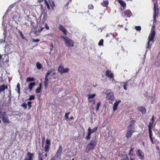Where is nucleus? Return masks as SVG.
I'll use <instances>...</instances> for the list:
<instances>
[{
  "label": "nucleus",
  "mask_w": 160,
  "mask_h": 160,
  "mask_svg": "<svg viewBox=\"0 0 160 160\" xmlns=\"http://www.w3.org/2000/svg\"><path fill=\"white\" fill-rule=\"evenodd\" d=\"M97 143V139L95 137L91 140L90 143L87 146L85 150V152L88 153L91 150H93L96 148Z\"/></svg>",
  "instance_id": "1"
},
{
  "label": "nucleus",
  "mask_w": 160,
  "mask_h": 160,
  "mask_svg": "<svg viewBox=\"0 0 160 160\" xmlns=\"http://www.w3.org/2000/svg\"><path fill=\"white\" fill-rule=\"evenodd\" d=\"M30 23H31V27L32 31L35 35L38 36L44 29V28L42 27H40L39 25L35 26L33 24V23L32 22V21H31Z\"/></svg>",
  "instance_id": "2"
},
{
  "label": "nucleus",
  "mask_w": 160,
  "mask_h": 160,
  "mask_svg": "<svg viewBox=\"0 0 160 160\" xmlns=\"http://www.w3.org/2000/svg\"><path fill=\"white\" fill-rule=\"evenodd\" d=\"M66 45L69 48H72L74 46L73 41L70 38L67 37L63 36L62 37Z\"/></svg>",
  "instance_id": "3"
},
{
  "label": "nucleus",
  "mask_w": 160,
  "mask_h": 160,
  "mask_svg": "<svg viewBox=\"0 0 160 160\" xmlns=\"http://www.w3.org/2000/svg\"><path fill=\"white\" fill-rule=\"evenodd\" d=\"M62 147L61 145H59L55 155L51 158V160H57L58 159H60L62 154Z\"/></svg>",
  "instance_id": "4"
},
{
  "label": "nucleus",
  "mask_w": 160,
  "mask_h": 160,
  "mask_svg": "<svg viewBox=\"0 0 160 160\" xmlns=\"http://www.w3.org/2000/svg\"><path fill=\"white\" fill-rule=\"evenodd\" d=\"M13 45L12 43L8 44L7 43L5 45V51L8 54L10 53L14 50L13 48Z\"/></svg>",
  "instance_id": "5"
},
{
  "label": "nucleus",
  "mask_w": 160,
  "mask_h": 160,
  "mask_svg": "<svg viewBox=\"0 0 160 160\" xmlns=\"http://www.w3.org/2000/svg\"><path fill=\"white\" fill-rule=\"evenodd\" d=\"M158 9V6L157 3H155L154 6V13H153V19L154 20H156L157 18L158 17V14L159 13Z\"/></svg>",
  "instance_id": "6"
},
{
  "label": "nucleus",
  "mask_w": 160,
  "mask_h": 160,
  "mask_svg": "<svg viewBox=\"0 0 160 160\" xmlns=\"http://www.w3.org/2000/svg\"><path fill=\"white\" fill-rule=\"evenodd\" d=\"M155 32L154 30H153L152 31V33L149 35L148 38V46L147 47V48H149L150 47V42L152 41L153 42V40L155 37Z\"/></svg>",
  "instance_id": "7"
},
{
  "label": "nucleus",
  "mask_w": 160,
  "mask_h": 160,
  "mask_svg": "<svg viewBox=\"0 0 160 160\" xmlns=\"http://www.w3.org/2000/svg\"><path fill=\"white\" fill-rule=\"evenodd\" d=\"M58 71L61 74L63 73L68 72H69V69L68 68H64L62 65H60L58 68Z\"/></svg>",
  "instance_id": "8"
},
{
  "label": "nucleus",
  "mask_w": 160,
  "mask_h": 160,
  "mask_svg": "<svg viewBox=\"0 0 160 160\" xmlns=\"http://www.w3.org/2000/svg\"><path fill=\"white\" fill-rule=\"evenodd\" d=\"M1 118L4 124H8L10 122L8 118L5 114H2Z\"/></svg>",
  "instance_id": "9"
},
{
  "label": "nucleus",
  "mask_w": 160,
  "mask_h": 160,
  "mask_svg": "<svg viewBox=\"0 0 160 160\" xmlns=\"http://www.w3.org/2000/svg\"><path fill=\"white\" fill-rule=\"evenodd\" d=\"M106 98L107 99L111 100H113L114 99V96L113 92H110L106 94Z\"/></svg>",
  "instance_id": "10"
},
{
  "label": "nucleus",
  "mask_w": 160,
  "mask_h": 160,
  "mask_svg": "<svg viewBox=\"0 0 160 160\" xmlns=\"http://www.w3.org/2000/svg\"><path fill=\"white\" fill-rule=\"evenodd\" d=\"M27 155L28 157H26L24 159V160H33V158L34 156L33 153L28 152Z\"/></svg>",
  "instance_id": "11"
},
{
  "label": "nucleus",
  "mask_w": 160,
  "mask_h": 160,
  "mask_svg": "<svg viewBox=\"0 0 160 160\" xmlns=\"http://www.w3.org/2000/svg\"><path fill=\"white\" fill-rule=\"evenodd\" d=\"M106 75L110 78H112L114 77V74L111 72V71L109 69H108L106 71Z\"/></svg>",
  "instance_id": "12"
},
{
  "label": "nucleus",
  "mask_w": 160,
  "mask_h": 160,
  "mask_svg": "<svg viewBox=\"0 0 160 160\" xmlns=\"http://www.w3.org/2000/svg\"><path fill=\"white\" fill-rule=\"evenodd\" d=\"M13 6H12V5H10L9 7L8 10H7L5 14L4 15V16L3 17V20H5L6 19V17L8 16V13L10 12H11V10L13 8Z\"/></svg>",
  "instance_id": "13"
},
{
  "label": "nucleus",
  "mask_w": 160,
  "mask_h": 160,
  "mask_svg": "<svg viewBox=\"0 0 160 160\" xmlns=\"http://www.w3.org/2000/svg\"><path fill=\"white\" fill-rule=\"evenodd\" d=\"M12 15H13L12 19L13 20L18 19L20 16L19 13L14 12L12 13Z\"/></svg>",
  "instance_id": "14"
},
{
  "label": "nucleus",
  "mask_w": 160,
  "mask_h": 160,
  "mask_svg": "<svg viewBox=\"0 0 160 160\" xmlns=\"http://www.w3.org/2000/svg\"><path fill=\"white\" fill-rule=\"evenodd\" d=\"M135 121L132 120L131 121V133L133 132L135 130L134 122Z\"/></svg>",
  "instance_id": "15"
},
{
  "label": "nucleus",
  "mask_w": 160,
  "mask_h": 160,
  "mask_svg": "<svg viewBox=\"0 0 160 160\" xmlns=\"http://www.w3.org/2000/svg\"><path fill=\"white\" fill-rule=\"evenodd\" d=\"M59 30L61 31L65 35H67V31L65 29V28L63 27L62 25L60 24L58 27Z\"/></svg>",
  "instance_id": "16"
},
{
  "label": "nucleus",
  "mask_w": 160,
  "mask_h": 160,
  "mask_svg": "<svg viewBox=\"0 0 160 160\" xmlns=\"http://www.w3.org/2000/svg\"><path fill=\"white\" fill-rule=\"evenodd\" d=\"M138 154L139 157L141 159L144 158V155L143 152L141 150H139L138 151Z\"/></svg>",
  "instance_id": "17"
},
{
  "label": "nucleus",
  "mask_w": 160,
  "mask_h": 160,
  "mask_svg": "<svg viewBox=\"0 0 160 160\" xmlns=\"http://www.w3.org/2000/svg\"><path fill=\"white\" fill-rule=\"evenodd\" d=\"M98 127H95L94 128L92 129H91V128L90 127H89L88 131H89L90 133L91 134L92 133H93L96 132L98 129Z\"/></svg>",
  "instance_id": "18"
},
{
  "label": "nucleus",
  "mask_w": 160,
  "mask_h": 160,
  "mask_svg": "<svg viewBox=\"0 0 160 160\" xmlns=\"http://www.w3.org/2000/svg\"><path fill=\"white\" fill-rule=\"evenodd\" d=\"M96 95L95 94H89L88 95V101L89 102H91V100H90V99L93 98Z\"/></svg>",
  "instance_id": "19"
},
{
  "label": "nucleus",
  "mask_w": 160,
  "mask_h": 160,
  "mask_svg": "<svg viewBox=\"0 0 160 160\" xmlns=\"http://www.w3.org/2000/svg\"><path fill=\"white\" fill-rule=\"evenodd\" d=\"M51 74L50 71H48V72L46 73V74L45 76V81L44 82H45L46 83H47V82L48 83V76Z\"/></svg>",
  "instance_id": "20"
},
{
  "label": "nucleus",
  "mask_w": 160,
  "mask_h": 160,
  "mask_svg": "<svg viewBox=\"0 0 160 160\" xmlns=\"http://www.w3.org/2000/svg\"><path fill=\"white\" fill-rule=\"evenodd\" d=\"M108 0H103V2L101 3L102 6L107 7L108 4Z\"/></svg>",
  "instance_id": "21"
},
{
  "label": "nucleus",
  "mask_w": 160,
  "mask_h": 160,
  "mask_svg": "<svg viewBox=\"0 0 160 160\" xmlns=\"http://www.w3.org/2000/svg\"><path fill=\"white\" fill-rule=\"evenodd\" d=\"M36 85L35 82H31L28 85V88L29 89V92L31 91L33 87Z\"/></svg>",
  "instance_id": "22"
},
{
  "label": "nucleus",
  "mask_w": 160,
  "mask_h": 160,
  "mask_svg": "<svg viewBox=\"0 0 160 160\" xmlns=\"http://www.w3.org/2000/svg\"><path fill=\"white\" fill-rule=\"evenodd\" d=\"M41 86V83H40L39 84V87H38L36 89L35 92L36 93H38L41 92L42 88Z\"/></svg>",
  "instance_id": "23"
},
{
  "label": "nucleus",
  "mask_w": 160,
  "mask_h": 160,
  "mask_svg": "<svg viewBox=\"0 0 160 160\" xmlns=\"http://www.w3.org/2000/svg\"><path fill=\"white\" fill-rule=\"evenodd\" d=\"M118 2L120 4V5L123 7L124 8L125 7H126V4L124 1L121 0H118Z\"/></svg>",
  "instance_id": "24"
},
{
  "label": "nucleus",
  "mask_w": 160,
  "mask_h": 160,
  "mask_svg": "<svg viewBox=\"0 0 160 160\" xmlns=\"http://www.w3.org/2000/svg\"><path fill=\"white\" fill-rule=\"evenodd\" d=\"M124 16L126 17H130V11L128 10L125 12Z\"/></svg>",
  "instance_id": "25"
},
{
  "label": "nucleus",
  "mask_w": 160,
  "mask_h": 160,
  "mask_svg": "<svg viewBox=\"0 0 160 160\" xmlns=\"http://www.w3.org/2000/svg\"><path fill=\"white\" fill-rule=\"evenodd\" d=\"M36 65L37 68L39 69H40L42 68V65L38 62L36 63Z\"/></svg>",
  "instance_id": "26"
},
{
  "label": "nucleus",
  "mask_w": 160,
  "mask_h": 160,
  "mask_svg": "<svg viewBox=\"0 0 160 160\" xmlns=\"http://www.w3.org/2000/svg\"><path fill=\"white\" fill-rule=\"evenodd\" d=\"M139 111L142 112V113L145 114L146 112V109L144 107H141L139 108Z\"/></svg>",
  "instance_id": "27"
},
{
  "label": "nucleus",
  "mask_w": 160,
  "mask_h": 160,
  "mask_svg": "<svg viewBox=\"0 0 160 160\" xmlns=\"http://www.w3.org/2000/svg\"><path fill=\"white\" fill-rule=\"evenodd\" d=\"M34 79L33 78L31 77H28L26 80V82H32L34 81Z\"/></svg>",
  "instance_id": "28"
},
{
  "label": "nucleus",
  "mask_w": 160,
  "mask_h": 160,
  "mask_svg": "<svg viewBox=\"0 0 160 160\" xmlns=\"http://www.w3.org/2000/svg\"><path fill=\"white\" fill-rule=\"evenodd\" d=\"M17 91L16 89V90L17 91V92L19 94H20V86L19 83H18L17 84Z\"/></svg>",
  "instance_id": "29"
},
{
  "label": "nucleus",
  "mask_w": 160,
  "mask_h": 160,
  "mask_svg": "<svg viewBox=\"0 0 160 160\" xmlns=\"http://www.w3.org/2000/svg\"><path fill=\"white\" fill-rule=\"evenodd\" d=\"M50 146L48 145H45V147L44 151L46 152H48L49 151Z\"/></svg>",
  "instance_id": "30"
},
{
  "label": "nucleus",
  "mask_w": 160,
  "mask_h": 160,
  "mask_svg": "<svg viewBox=\"0 0 160 160\" xmlns=\"http://www.w3.org/2000/svg\"><path fill=\"white\" fill-rule=\"evenodd\" d=\"M153 121H150V122L149 123L148 125L149 129L151 130L152 128L153 127Z\"/></svg>",
  "instance_id": "31"
},
{
  "label": "nucleus",
  "mask_w": 160,
  "mask_h": 160,
  "mask_svg": "<svg viewBox=\"0 0 160 160\" xmlns=\"http://www.w3.org/2000/svg\"><path fill=\"white\" fill-rule=\"evenodd\" d=\"M91 133L89 131H88V134L85 137V138L87 140H90L91 138Z\"/></svg>",
  "instance_id": "32"
},
{
  "label": "nucleus",
  "mask_w": 160,
  "mask_h": 160,
  "mask_svg": "<svg viewBox=\"0 0 160 160\" xmlns=\"http://www.w3.org/2000/svg\"><path fill=\"white\" fill-rule=\"evenodd\" d=\"M122 83L124 84L123 88L124 89L127 90V87L128 86V83L127 82H123Z\"/></svg>",
  "instance_id": "33"
},
{
  "label": "nucleus",
  "mask_w": 160,
  "mask_h": 160,
  "mask_svg": "<svg viewBox=\"0 0 160 160\" xmlns=\"http://www.w3.org/2000/svg\"><path fill=\"white\" fill-rule=\"evenodd\" d=\"M118 106V105L117 103H114L113 106V110L115 111L117 109V107Z\"/></svg>",
  "instance_id": "34"
},
{
  "label": "nucleus",
  "mask_w": 160,
  "mask_h": 160,
  "mask_svg": "<svg viewBox=\"0 0 160 160\" xmlns=\"http://www.w3.org/2000/svg\"><path fill=\"white\" fill-rule=\"evenodd\" d=\"M18 32L19 33L20 36L23 39H25V37H24L23 35L22 32L21 31H20V30H19Z\"/></svg>",
  "instance_id": "35"
},
{
  "label": "nucleus",
  "mask_w": 160,
  "mask_h": 160,
  "mask_svg": "<svg viewBox=\"0 0 160 160\" xmlns=\"http://www.w3.org/2000/svg\"><path fill=\"white\" fill-rule=\"evenodd\" d=\"M28 105V109L29 110L32 107L31 104L32 102L31 101H28L27 102Z\"/></svg>",
  "instance_id": "36"
},
{
  "label": "nucleus",
  "mask_w": 160,
  "mask_h": 160,
  "mask_svg": "<svg viewBox=\"0 0 160 160\" xmlns=\"http://www.w3.org/2000/svg\"><path fill=\"white\" fill-rule=\"evenodd\" d=\"M101 104V102L100 101H99L97 104V106H96V110L98 111L100 107V105Z\"/></svg>",
  "instance_id": "37"
},
{
  "label": "nucleus",
  "mask_w": 160,
  "mask_h": 160,
  "mask_svg": "<svg viewBox=\"0 0 160 160\" xmlns=\"http://www.w3.org/2000/svg\"><path fill=\"white\" fill-rule=\"evenodd\" d=\"M104 40L103 39H101L99 42L98 45L99 46H102L103 45Z\"/></svg>",
  "instance_id": "38"
},
{
  "label": "nucleus",
  "mask_w": 160,
  "mask_h": 160,
  "mask_svg": "<svg viewBox=\"0 0 160 160\" xmlns=\"http://www.w3.org/2000/svg\"><path fill=\"white\" fill-rule=\"evenodd\" d=\"M35 99V97L33 95H30L29 96V98L28 99L29 100H34Z\"/></svg>",
  "instance_id": "39"
},
{
  "label": "nucleus",
  "mask_w": 160,
  "mask_h": 160,
  "mask_svg": "<svg viewBox=\"0 0 160 160\" xmlns=\"http://www.w3.org/2000/svg\"><path fill=\"white\" fill-rule=\"evenodd\" d=\"M126 137L128 138L130 137V130H128L126 133Z\"/></svg>",
  "instance_id": "40"
},
{
  "label": "nucleus",
  "mask_w": 160,
  "mask_h": 160,
  "mask_svg": "<svg viewBox=\"0 0 160 160\" xmlns=\"http://www.w3.org/2000/svg\"><path fill=\"white\" fill-rule=\"evenodd\" d=\"M2 91H3L4 92V85H2L0 86V93Z\"/></svg>",
  "instance_id": "41"
},
{
  "label": "nucleus",
  "mask_w": 160,
  "mask_h": 160,
  "mask_svg": "<svg viewBox=\"0 0 160 160\" xmlns=\"http://www.w3.org/2000/svg\"><path fill=\"white\" fill-rule=\"evenodd\" d=\"M88 8L89 9H93L94 6L92 4H89L88 6Z\"/></svg>",
  "instance_id": "42"
},
{
  "label": "nucleus",
  "mask_w": 160,
  "mask_h": 160,
  "mask_svg": "<svg viewBox=\"0 0 160 160\" xmlns=\"http://www.w3.org/2000/svg\"><path fill=\"white\" fill-rule=\"evenodd\" d=\"M49 3H51V2L52 3H51V5L52 7V8L53 9V7L55 6V4L54 3V2L52 1V0H50V1H49Z\"/></svg>",
  "instance_id": "43"
},
{
  "label": "nucleus",
  "mask_w": 160,
  "mask_h": 160,
  "mask_svg": "<svg viewBox=\"0 0 160 160\" xmlns=\"http://www.w3.org/2000/svg\"><path fill=\"white\" fill-rule=\"evenodd\" d=\"M50 141L48 139H47L46 141V145L50 146Z\"/></svg>",
  "instance_id": "44"
},
{
  "label": "nucleus",
  "mask_w": 160,
  "mask_h": 160,
  "mask_svg": "<svg viewBox=\"0 0 160 160\" xmlns=\"http://www.w3.org/2000/svg\"><path fill=\"white\" fill-rule=\"evenodd\" d=\"M38 158L39 160H43V155H42L41 153H39Z\"/></svg>",
  "instance_id": "45"
},
{
  "label": "nucleus",
  "mask_w": 160,
  "mask_h": 160,
  "mask_svg": "<svg viewBox=\"0 0 160 160\" xmlns=\"http://www.w3.org/2000/svg\"><path fill=\"white\" fill-rule=\"evenodd\" d=\"M49 46L50 47V52H51L52 51L53 48V43H51L50 44Z\"/></svg>",
  "instance_id": "46"
},
{
  "label": "nucleus",
  "mask_w": 160,
  "mask_h": 160,
  "mask_svg": "<svg viewBox=\"0 0 160 160\" xmlns=\"http://www.w3.org/2000/svg\"><path fill=\"white\" fill-rule=\"evenodd\" d=\"M21 106L24 108V109H26L27 108V104L25 102L23 103L22 105Z\"/></svg>",
  "instance_id": "47"
},
{
  "label": "nucleus",
  "mask_w": 160,
  "mask_h": 160,
  "mask_svg": "<svg viewBox=\"0 0 160 160\" xmlns=\"http://www.w3.org/2000/svg\"><path fill=\"white\" fill-rule=\"evenodd\" d=\"M44 0L45 3V4H46V5L47 6L48 9L49 10H50V7L49 4L48 3V2H47V0Z\"/></svg>",
  "instance_id": "48"
},
{
  "label": "nucleus",
  "mask_w": 160,
  "mask_h": 160,
  "mask_svg": "<svg viewBox=\"0 0 160 160\" xmlns=\"http://www.w3.org/2000/svg\"><path fill=\"white\" fill-rule=\"evenodd\" d=\"M32 41L33 42H38L40 41V40L38 39H32Z\"/></svg>",
  "instance_id": "49"
},
{
  "label": "nucleus",
  "mask_w": 160,
  "mask_h": 160,
  "mask_svg": "<svg viewBox=\"0 0 160 160\" xmlns=\"http://www.w3.org/2000/svg\"><path fill=\"white\" fill-rule=\"evenodd\" d=\"M135 28L136 30L138 31H139L141 30V27L140 26H136Z\"/></svg>",
  "instance_id": "50"
},
{
  "label": "nucleus",
  "mask_w": 160,
  "mask_h": 160,
  "mask_svg": "<svg viewBox=\"0 0 160 160\" xmlns=\"http://www.w3.org/2000/svg\"><path fill=\"white\" fill-rule=\"evenodd\" d=\"M4 32L3 33V34L4 35V38L6 39L7 34V31L6 30H4Z\"/></svg>",
  "instance_id": "51"
},
{
  "label": "nucleus",
  "mask_w": 160,
  "mask_h": 160,
  "mask_svg": "<svg viewBox=\"0 0 160 160\" xmlns=\"http://www.w3.org/2000/svg\"><path fill=\"white\" fill-rule=\"evenodd\" d=\"M70 112H68L67 113H66L65 114V117L67 118V119H69L68 118V115L70 114Z\"/></svg>",
  "instance_id": "52"
},
{
  "label": "nucleus",
  "mask_w": 160,
  "mask_h": 160,
  "mask_svg": "<svg viewBox=\"0 0 160 160\" xmlns=\"http://www.w3.org/2000/svg\"><path fill=\"white\" fill-rule=\"evenodd\" d=\"M6 39L4 38L3 39H0V43H4L5 42Z\"/></svg>",
  "instance_id": "53"
},
{
  "label": "nucleus",
  "mask_w": 160,
  "mask_h": 160,
  "mask_svg": "<svg viewBox=\"0 0 160 160\" xmlns=\"http://www.w3.org/2000/svg\"><path fill=\"white\" fill-rule=\"evenodd\" d=\"M149 134L150 138V139H151V138H152V130L151 129H149Z\"/></svg>",
  "instance_id": "54"
},
{
  "label": "nucleus",
  "mask_w": 160,
  "mask_h": 160,
  "mask_svg": "<svg viewBox=\"0 0 160 160\" xmlns=\"http://www.w3.org/2000/svg\"><path fill=\"white\" fill-rule=\"evenodd\" d=\"M44 27L47 30H49V28L48 26V24L47 23L45 24Z\"/></svg>",
  "instance_id": "55"
},
{
  "label": "nucleus",
  "mask_w": 160,
  "mask_h": 160,
  "mask_svg": "<svg viewBox=\"0 0 160 160\" xmlns=\"http://www.w3.org/2000/svg\"><path fill=\"white\" fill-rule=\"evenodd\" d=\"M55 69L54 68H52L50 70H49L48 71V72L49 71H50V72H51V73L52 72L54 71H55Z\"/></svg>",
  "instance_id": "56"
},
{
  "label": "nucleus",
  "mask_w": 160,
  "mask_h": 160,
  "mask_svg": "<svg viewBox=\"0 0 160 160\" xmlns=\"http://www.w3.org/2000/svg\"><path fill=\"white\" fill-rule=\"evenodd\" d=\"M123 160H129V159L127 156H126L124 158Z\"/></svg>",
  "instance_id": "57"
},
{
  "label": "nucleus",
  "mask_w": 160,
  "mask_h": 160,
  "mask_svg": "<svg viewBox=\"0 0 160 160\" xmlns=\"http://www.w3.org/2000/svg\"><path fill=\"white\" fill-rule=\"evenodd\" d=\"M121 102V101L120 100H118V101H116L115 103H117V104H118Z\"/></svg>",
  "instance_id": "58"
},
{
  "label": "nucleus",
  "mask_w": 160,
  "mask_h": 160,
  "mask_svg": "<svg viewBox=\"0 0 160 160\" xmlns=\"http://www.w3.org/2000/svg\"><path fill=\"white\" fill-rule=\"evenodd\" d=\"M4 85V91H5V89H7L8 88V87L7 85Z\"/></svg>",
  "instance_id": "59"
},
{
  "label": "nucleus",
  "mask_w": 160,
  "mask_h": 160,
  "mask_svg": "<svg viewBox=\"0 0 160 160\" xmlns=\"http://www.w3.org/2000/svg\"><path fill=\"white\" fill-rule=\"evenodd\" d=\"M44 85L46 88L48 86V83L47 82L46 83L45 82H44Z\"/></svg>",
  "instance_id": "60"
},
{
  "label": "nucleus",
  "mask_w": 160,
  "mask_h": 160,
  "mask_svg": "<svg viewBox=\"0 0 160 160\" xmlns=\"http://www.w3.org/2000/svg\"><path fill=\"white\" fill-rule=\"evenodd\" d=\"M154 116H152V118L151 121H154Z\"/></svg>",
  "instance_id": "61"
},
{
  "label": "nucleus",
  "mask_w": 160,
  "mask_h": 160,
  "mask_svg": "<svg viewBox=\"0 0 160 160\" xmlns=\"http://www.w3.org/2000/svg\"><path fill=\"white\" fill-rule=\"evenodd\" d=\"M74 118L73 117V116H71L70 118H69V119L70 120H72Z\"/></svg>",
  "instance_id": "62"
},
{
  "label": "nucleus",
  "mask_w": 160,
  "mask_h": 160,
  "mask_svg": "<svg viewBox=\"0 0 160 160\" xmlns=\"http://www.w3.org/2000/svg\"><path fill=\"white\" fill-rule=\"evenodd\" d=\"M109 36H110V34H108V33L106 35V37L107 38H108V37H109Z\"/></svg>",
  "instance_id": "63"
},
{
  "label": "nucleus",
  "mask_w": 160,
  "mask_h": 160,
  "mask_svg": "<svg viewBox=\"0 0 160 160\" xmlns=\"http://www.w3.org/2000/svg\"><path fill=\"white\" fill-rule=\"evenodd\" d=\"M38 2H42L43 1V0H38Z\"/></svg>",
  "instance_id": "64"
}]
</instances>
